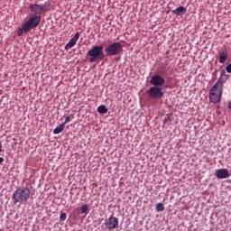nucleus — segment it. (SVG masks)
I'll return each instance as SVG.
<instances>
[{"mask_svg":"<svg viewBox=\"0 0 231 231\" xmlns=\"http://www.w3.org/2000/svg\"><path fill=\"white\" fill-rule=\"evenodd\" d=\"M32 196V186H23L18 187L14 192H13V202L14 205H17V203H26L28 199H30V197Z\"/></svg>","mask_w":231,"mask_h":231,"instance_id":"obj_1","label":"nucleus"},{"mask_svg":"<svg viewBox=\"0 0 231 231\" xmlns=\"http://www.w3.org/2000/svg\"><path fill=\"white\" fill-rule=\"evenodd\" d=\"M87 56L90 57L89 62H97V60H104L106 54L104 53V46H93L88 52Z\"/></svg>","mask_w":231,"mask_h":231,"instance_id":"obj_2","label":"nucleus"},{"mask_svg":"<svg viewBox=\"0 0 231 231\" xmlns=\"http://www.w3.org/2000/svg\"><path fill=\"white\" fill-rule=\"evenodd\" d=\"M221 97H223V85L221 81H217L209 90V99L213 104H217L221 102Z\"/></svg>","mask_w":231,"mask_h":231,"instance_id":"obj_3","label":"nucleus"},{"mask_svg":"<svg viewBox=\"0 0 231 231\" xmlns=\"http://www.w3.org/2000/svg\"><path fill=\"white\" fill-rule=\"evenodd\" d=\"M124 50V46L120 42H114L105 49L106 57H115L119 55Z\"/></svg>","mask_w":231,"mask_h":231,"instance_id":"obj_4","label":"nucleus"},{"mask_svg":"<svg viewBox=\"0 0 231 231\" xmlns=\"http://www.w3.org/2000/svg\"><path fill=\"white\" fill-rule=\"evenodd\" d=\"M41 16L32 15L29 20L23 25L24 33H27V32H30V30H33V28H37L41 23Z\"/></svg>","mask_w":231,"mask_h":231,"instance_id":"obj_5","label":"nucleus"},{"mask_svg":"<svg viewBox=\"0 0 231 231\" xmlns=\"http://www.w3.org/2000/svg\"><path fill=\"white\" fill-rule=\"evenodd\" d=\"M146 94L153 100H160V98L163 97V90L160 87L150 88V89L146 91Z\"/></svg>","mask_w":231,"mask_h":231,"instance_id":"obj_6","label":"nucleus"},{"mask_svg":"<svg viewBox=\"0 0 231 231\" xmlns=\"http://www.w3.org/2000/svg\"><path fill=\"white\" fill-rule=\"evenodd\" d=\"M150 84L154 88H162L165 85V79L160 75H153L150 79Z\"/></svg>","mask_w":231,"mask_h":231,"instance_id":"obj_7","label":"nucleus"},{"mask_svg":"<svg viewBox=\"0 0 231 231\" xmlns=\"http://www.w3.org/2000/svg\"><path fill=\"white\" fill-rule=\"evenodd\" d=\"M105 225L108 230H115L118 228V218L112 215L106 220Z\"/></svg>","mask_w":231,"mask_h":231,"instance_id":"obj_8","label":"nucleus"},{"mask_svg":"<svg viewBox=\"0 0 231 231\" xmlns=\"http://www.w3.org/2000/svg\"><path fill=\"white\" fill-rule=\"evenodd\" d=\"M215 176H217L218 180H225L230 178V173H228V170L226 169H220L216 171Z\"/></svg>","mask_w":231,"mask_h":231,"instance_id":"obj_9","label":"nucleus"},{"mask_svg":"<svg viewBox=\"0 0 231 231\" xmlns=\"http://www.w3.org/2000/svg\"><path fill=\"white\" fill-rule=\"evenodd\" d=\"M80 38V33L77 32L72 39L65 45V50H71L75 44H77V41Z\"/></svg>","mask_w":231,"mask_h":231,"instance_id":"obj_10","label":"nucleus"},{"mask_svg":"<svg viewBox=\"0 0 231 231\" xmlns=\"http://www.w3.org/2000/svg\"><path fill=\"white\" fill-rule=\"evenodd\" d=\"M30 8L32 12H34V14H41V12H44V8H46V6L33 4L31 5Z\"/></svg>","mask_w":231,"mask_h":231,"instance_id":"obj_11","label":"nucleus"},{"mask_svg":"<svg viewBox=\"0 0 231 231\" xmlns=\"http://www.w3.org/2000/svg\"><path fill=\"white\" fill-rule=\"evenodd\" d=\"M226 59H228V51L225 49L222 51V52L219 53L220 64H225L226 62Z\"/></svg>","mask_w":231,"mask_h":231,"instance_id":"obj_12","label":"nucleus"},{"mask_svg":"<svg viewBox=\"0 0 231 231\" xmlns=\"http://www.w3.org/2000/svg\"><path fill=\"white\" fill-rule=\"evenodd\" d=\"M172 14H174V15H177V17L180 15H185V14H187V8L183 6H179L177 9L172 11Z\"/></svg>","mask_w":231,"mask_h":231,"instance_id":"obj_13","label":"nucleus"},{"mask_svg":"<svg viewBox=\"0 0 231 231\" xmlns=\"http://www.w3.org/2000/svg\"><path fill=\"white\" fill-rule=\"evenodd\" d=\"M107 111V107L105 105H101L97 107V113H99V115H106Z\"/></svg>","mask_w":231,"mask_h":231,"instance_id":"obj_14","label":"nucleus"},{"mask_svg":"<svg viewBox=\"0 0 231 231\" xmlns=\"http://www.w3.org/2000/svg\"><path fill=\"white\" fill-rule=\"evenodd\" d=\"M64 124H61L60 126L56 127L53 130V134H60V133H62L64 131Z\"/></svg>","mask_w":231,"mask_h":231,"instance_id":"obj_15","label":"nucleus"},{"mask_svg":"<svg viewBox=\"0 0 231 231\" xmlns=\"http://www.w3.org/2000/svg\"><path fill=\"white\" fill-rule=\"evenodd\" d=\"M156 210L157 212H163V210H165V207L163 206L162 203H158L156 205Z\"/></svg>","mask_w":231,"mask_h":231,"instance_id":"obj_16","label":"nucleus"},{"mask_svg":"<svg viewBox=\"0 0 231 231\" xmlns=\"http://www.w3.org/2000/svg\"><path fill=\"white\" fill-rule=\"evenodd\" d=\"M88 205H83L81 208H80V213L81 214H88Z\"/></svg>","mask_w":231,"mask_h":231,"instance_id":"obj_17","label":"nucleus"},{"mask_svg":"<svg viewBox=\"0 0 231 231\" xmlns=\"http://www.w3.org/2000/svg\"><path fill=\"white\" fill-rule=\"evenodd\" d=\"M223 77H225V72L221 73V76H220L219 79L217 80V82H221L222 88H223V84H225V79Z\"/></svg>","mask_w":231,"mask_h":231,"instance_id":"obj_18","label":"nucleus"},{"mask_svg":"<svg viewBox=\"0 0 231 231\" xmlns=\"http://www.w3.org/2000/svg\"><path fill=\"white\" fill-rule=\"evenodd\" d=\"M67 215L66 213H61L60 216V221H66Z\"/></svg>","mask_w":231,"mask_h":231,"instance_id":"obj_19","label":"nucleus"},{"mask_svg":"<svg viewBox=\"0 0 231 231\" xmlns=\"http://www.w3.org/2000/svg\"><path fill=\"white\" fill-rule=\"evenodd\" d=\"M69 122H71V117L70 116H67L65 118V122L62 123V124H64V127H66V124H69Z\"/></svg>","mask_w":231,"mask_h":231,"instance_id":"obj_20","label":"nucleus"},{"mask_svg":"<svg viewBox=\"0 0 231 231\" xmlns=\"http://www.w3.org/2000/svg\"><path fill=\"white\" fill-rule=\"evenodd\" d=\"M23 33H24V29L22 27V28L18 31L17 35H18L19 37H21V36L23 35Z\"/></svg>","mask_w":231,"mask_h":231,"instance_id":"obj_21","label":"nucleus"},{"mask_svg":"<svg viewBox=\"0 0 231 231\" xmlns=\"http://www.w3.org/2000/svg\"><path fill=\"white\" fill-rule=\"evenodd\" d=\"M226 71L227 73H231V64H228L226 67Z\"/></svg>","mask_w":231,"mask_h":231,"instance_id":"obj_22","label":"nucleus"},{"mask_svg":"<svg viewBox=\"0 0 231 231\" xmlns=\"http://www.w3.org/2000/svg\"><path fill=\"white\" fill-rule=\"evenodd\" d=\"M0 152H3V143L0 142Z\"/></svg>","mask_w":231,"mask_h":231,"instance_id":"obj_23","label":"nucleus"},{"mask_svg":"<svg viewBox=\"0 0 231 231\" xmlns=\"http://www.w3.org/2000/svg\"><path fill=\"white\" fill-rule=\"evenodd\" d=\"M5 162V159L3 157H0V163H3Z\"/></svg>","mask_w":231,"mask_h":231,"instance_id":"obj_24","label":"nucleus"},{"mask_svg":"<svg viewBox=\"0 0 231 231\" xmlns=\"http://www.w3.org/2000/svg\"><path fill=\"white\" fill-rule=\"evenodd\" d=\"M228 107H229V109H231V103L228 104Z\"/></svg>","mask_w":231,"mask_h":231,"instance_id":"obj_25","label":"nucleus"}]
</instances>
